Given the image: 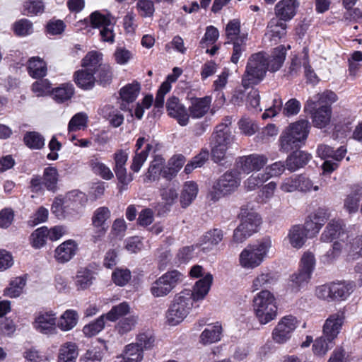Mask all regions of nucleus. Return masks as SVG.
I'll return each mask as SVG.
<instances>
[{
  "label": "nucleus",
  "instance_id": "nucleus-1",
  "mask_svg": "<svg viewBox=\"0 0 362 362\" xmlns=\"http://www.w3.org/2000/svg\"><path fill=\"white\" fill-rule=\"evenodd\" d=\"M213 281V276L207 274L198 280L192 290L185 289L177 293L168 309L166 319L169 325L175 326L182 322L194 307L208 294Z\"/></svg>",
  "mask_w": 362,
  "mask_h": 362
},
{
  "label": "nucleus",
  "instance_id": "nucleus-2",
  "mask_svg": "<svg viewBox=\"0 0 362 362\" xmlns=\"http://www.w3.org/2000/svg\"><path fill=\"white\" fill-rule=\"evenodd\" d=\"M344 319V312L338 311L326 320L323 326V336L317 338L313 345L315 354L322 356L333 347V340L339 333Z\"/></svg>",
  "mask_w": 362,
  "mask_h": 362
},
{
  "label": "nucleus",
  "instance_id": "nucleus-3",
  "mask_svg": "<svg viewBox=\"0 0 362 362\" xmlns=\"http://www.w3.org/2000/svg\"><path fill=\"white\" fill-rule=\"evenodd\" d=\"M272 241L269 237H264L253 244H249L239 255L240 265L246 269L259 267L267 257Z\"/></svg>",
  "mask_w": 362,
  "mask_h": 362
},
{
  "label": "nucleus",
  "instance_id": "nucleus-4",
  "mask_svg": "<svg viewBox=\"0 0 362 362\" xmlns=\"http://www.w3.org/2000/svg\"><path fill=\"white\" fill-rule=\"evenodd\" d=\"M268 70L267 54L264 52L253 54L248 59L242 84L247 88L259 83L264 78Z\"/></svg>",
  "mask_w": 362,
  "mask_h": 362
},
{
  "label": "nucleus",
  "instance_id": "nucleus-5",
  "mask_svg": "<svg viewBox=\"0 0 362 362\" xmlns=\"http://www.w3.org/2000/svg\"><path fill=\"white\" fill-rule=\"evenodd\" d=\"M255 315L262 325L274 320L277 315V305L274 295L267 290L258 293L253 299Z\"/></svg>",
  "mask_w": 362,
  "mask_h": 362
},
{
  "label": "nucleus",
  "instance_id": "nucleus-6",
  "mask_svg": "<svg viewBox=\"0 0 362 362\" xmlns=\"http://www.w3.org/2000/svg\"><path fill=\"white\" fill-rule=\"evenodd\" d=\"M240 173L235 170H228L221 175L213 185L212 199L218 200L222 197L235 192L240 185Z\"/></svg>",
  "mask_w": 362,
  "mask_h": 362
},
{
  "label": "nucleus",
  "instance_id": "nucleus-7",
  "mask_svg": "<svg viewBox=\"0 0 362 362\" xmlns=\"http://www.w3.org/2000/svg\"><path fill=\"white\" fill-rule=\"evenodd\" d=\"M183 279V274L179 271H169L151 284L150 292L155 298L165 297L180 284Z\"/></svg>",
  "mask_w": 362,
  "mask_h": 362
},
{
  "label": "nucleus",
  "instance_id": "nucleus-8",
  "mask_svg": "<svg viewBox=\"0 0 362 362\" xmlns=\"http://www.w3.org/2000/svg\"><path fill=\"white\" fill-rule=\"evenodd\" d=\"M298 321L296 317L289 315L283 317L272 331V336L276 344L286 343L292 337Z\"/></svg>",
  "mask_w": 362,
  "mask_h": 362
},
{
  "label": "nucleus",
  "instance_id": "nucleus-9",
  "mask_svg": "<svg viewBox=\"0 0 362 362\" xmlns=\"http://www.w3.org/2000/svg\"><path fill=\"white\" fill-rule=\"evenodd\" d=\"M90 21L93 28H100V34L103 41L110 43L114 42V23L109 16H105L99 11H95L90 14Z\"/></svg>",
  "mask_w": 362,
  "mask_h": 362
},
{
  "label": "nucleus",
  "instance_id": "nucleus-10",
  "mask_svg": "<svg viewBox=\"0 0 362 362\" xmlns=\"http://www.w3.org/2000/svg\"><path fill=\"white\" fill-rule=\"evenodd\" d=\"M65 208H68L72 213L74 218H78L81 211L87 202L86 195L82 192L74 189L67 192L64 198Z\"/></svg>",
  "mask_w": 362,
  "mask_h": 362
},
{
  "label": "nucleus",
  "instance_id": "nucleus-11",
  "mask_svg": "<svg viewBox=\"0 0 362 362\" xmlns=\"http://www.w3.org/2000/svg\"><path fill=\"white\" fill-rule=\"evenodd\" d=\"M267 163V158L264 155L251 154L240 157L238 165L241 170L247 174L252 171L260 170Z\"/></svg>",
  "mask_w": 362,
  "mask_h": 362
},
{
  "label": "nucleus",
  "instance_id": "nucleus-12",
  "mask_svg": "<svg viewBox=\"0 0 362 362\" xmlns=\"http://www.w3.org/2000/svg\"><path fill=\"white\" fill-rule=\"evenodd\" d=\"M166 108L168 115L176 119L180 125L186 126L189 123V115L177 98H170L167 101Z\"/></svg>",
  "mask_w": 362,
  "mask_h": 362
},
{
  "label": "nucleus",
  "instance_id": "nucleus-13",
  "mask_svg": "<svg viewBox=\"0 0 362 362\" xmlns=\"http://www.w3.org/2000/svg\"><path fill=\"white\" fill-rule=\"evenodd\" d=\"M34 328L45 334H52L56 330V317L52 312L40 313L33 322Z\"/></svg>",
  "mask_w": 362,
  "mask_h": 362
},
{
  "label": "nucleus",
  "instance_id": "nucleus-14",
  "mask_svg": "<svg viewBox=\"0 0 362 362\" xmlns=\"http://www.w3.org/2000/svg\"><path fill=\"white\" fill-rule=\"evenodd\" d=\"M140 91V85L139 83H133L126 85L120 91V98L122 103L120 109L124 111H129L131 117L133 116L132 111V107L130 105L137 98Z\"/></svg>",
  "mask_w": 362,
  "mask_h": 362
},
{
  "label": "nucleus",
  "instance_id": "nucleus-15",
  "mask_svg": "<svg viewBox=\"0 0 362 362\" xmlns=\"http://www.w3.org/2000/svg\"><path fill=\"white\" fill-rule=\"evenodd\" d=\"M78 244L74 240H67L60 244L54 250V258L58 263L69 262L76 255Z\"/></svg>",
  "mask_w": 362,
  "mask_h": 362
},
{
  "label": "nucleus",
  "instance_id": "nucleus-16",
  "mask_svg": "<svg viewBox=\"0 0 362 362\" xmlns=\"http://www.w3.org/2000/svg\"><path fill=\"white\" fill-rule=\"evenodd\" d=\"M299 6L298 0H281L274 8L276 18L287 21L292 19Z\"/></svg>",
  "mask_w": 362,
  "mask_h": 362
},
{
  "label": "nucleus",
  "instance_id": "nucleus-17",
  "mask_svg": "<svg viewBox=\"0 0 362 362\" xmlns=\"http://www.w3.org/2000/svg\"><path fill=\"white\" fill-rule=\"evenodd\" d=\"M211 103V97L205 96L195 98L189 107V115L194 119L203 117L209 111Z\"/></svg>",
  "mask_w": 362,
  "mask_h": 362
},
{
  "label": "nucleus",
  "instance_id": "nucleus-18",
  "mask_svg": "<svg viewBox=\"0 0 362 362\" xmlns=\"http://www.w3.org/2000/svg\"><path fill=\"white\" fill-rule=\"evenodd\" d=\"M278 18H272L268 23V33L265 34L264 40L268 39L275 43L286 35V24Z\"/></svg>",
  "mask_w": 362,
  "mask_h": 362
},
{
  "label": "nucleus",
  "instance_id": "nucleus-19",
  "mask_svg": "<svg viewBox=\"0 0 362 362\" xmlns=\"http://www.w3.org/2000/svg\"><path fill=\"white\" fill-rule=\"evenodd\" d=\"M344 250L349 260H356L362 257V235L355 237L348 235Z\"/></svg>",
  "mask_w": 362,
  "mask_h": 362
},
{
  "label": "nucleus",
  "instance_id": "nucleus-20",
  "mask_svg": "<svg viewBox=\"0 0 362 362\" xmlns=\"http://www.w3.org/2000/svg\"><path fill=\"white\" fill-rule=\"evenodd\" d=\"M310 158L309 153L296 150L288 156L286 160V168L290 172H294L305 166Z\"/></svg>",
  "mask_w": 362,
  "mask_h": 362
},
{
  "label": "nucleus",
  "instance_id": "nucleus-21",
  "mask_svg": "<svg viewBox=\"0 0 362 362\" xmlns=\"http://www.w3.org/2000/svg\"><path fill=\"white\" fill-rule=\"evenodd\" d=\"M233 141V136L226 124H219L211 136V144L230 146Z\"/></svg>",
  "mask_w": 362,
  "mask_h": 362
},
{
  "label": "nucleus",
  "instance_id": "nucleus-22",
  "mask_svg": "<svg viewBox=\"0 0 362 362\" xmlns=\"http://www.w3.org/2000/svg\"><path fill=\"white\" fill-rule=\"evenodd\" d=\"M310 128V125L308 120L300 119L291 123L286 130L304 144L309 134Z\"/></svg>",
  "mask_w": 362,
  "mask_h": 362
},
{
  "label": "nucleus",
  "instance_id": "nucleus-23",
  "mask_svg": "<svg viewBox=\"0 0 362 362\" xmlns=\"http://www.w3.org/2000/svg\"><path fill=\"white\" fill-rule=\"evenodd\" d=\"M331 108L328 105H322L312 114V121L314 127L322 129L326 127L330 122Z\"/></svg>",
  "mask_w": 362,
  "mask_h": 362
},
{
  "label": "nucleus",
  "instance_id": "nucleus-24",
  "mask_svg": "<svg viewBox=\"0 0 362 362\" xmlns=\"http://www.w3.org/2000/svg\"><path fill=\"white\" fill-rule=\"evenodd\" d=\"M303 144L286 129L281 133L279 139V151L283 153L295 151L300 148Z\"/></svg>",
  "mask_w": 362,
  "mask_h": 362
},
{
  "label": "nucleus",
  "instance_id": "nucleus-25",
  "mask_svg": "<svg viewBox=\"0 0 362 362\" xmlns=\"http://www.w3.org/2000/svg\"><path fill=\"white\" fill-rule=\"evenodd\" d=\"M332 300H344L354 291V285L353 283L346 281L332 282Z\"/></svg>",
  "mask_w": 362,
  "mask_h": 362
},
{
  "label": "nucleus",
  "instance_id": "nucleus-26",
  "mask_svg": "<svg viewBox=\"0 0 362 362\" xmlns=\"http://www.w3.org/2000/svg\"><path fill=\"white\" fill-rule=\"evenodd\" d=\"M261 223L260 216L255 212H247L246 215L242 213L241 221L240 226L243 228L245 231L252 235L254 233L257 231V228Z\"/></svg>",
  "mask_w": 362,
  "mask_h": 362
},
{
  "label": "nucleus",
  "instance_id": "nucleus-27",
  "mask_svg": "<svg viewBox=\"0 0 362 362\" xmlns=\"http://www.w3.org/2000/svg\"><path fill=\"white\" fill-rule=\"evenodd\" d=\"M28 72L29 75L35 78H40L47 74V64L42 59L39 57H33L28 62Z\"/></svg>",
  "mask_w": 362,
  "mask_h": 362
},
{
  "label": "nucleus",
  "instance_id": "nucleus-28",
  "mask_svg": "<svg viewBox=\"0 0 362 362\" xmlns=\"http://www.w3.org/2000/svg\"><path fill=\"white\" fill-rule=\"evenodd\" d=\"M286 55L284 46H279L274 49L272 55L267 57L268 70L272 72L277 71L282 66Z\"/></svg>",
  "mask_w": 362,
  "mask_h": 362
},
{
  "label": "nucleus",
  "instance_id": "nucleus-29",
  "mask_svg": "<svg viewBox=\"0 0 362 362\" xmlns=\"http://www.w3.org/2000/svg\"><path fill=\"white\" fill-rule=\"evenodd\" d=\"M341 230L342 222L339 220H332L321 234L320 240L324 243H331L339 237Z\"/></svg>",
  "mask_w": 362,
  "mask_h": 362
},
{
  "label": "nucleus",
  "instance_id": "nucleus-30",
  "mask_svg": "<svg viewBox=\"0 0 362 362\" xmlns=\"http://www.w3.org/2000/svg\"><path fill=\"white\" fill-rule=\"evenodd\" d=\"M78 356V346L75 343L67 342L59 349L58 362H76Z\"/></svg>",
  "mask_w": 362,
  "mask_h": 362
},
{
  "label": "nucleus",
  "instance_id": "nucleus-31",
  "mask_svg": "<svg viewBox=\"0 0 362 362\" xmlns=\"http://www.w3.org/2000/svg\"><path fill=\"white\" fill-rule=\"evenodd\" d=\"M308 235L304 232L303 226L296 225L291 227L288 234V239L294 248L299 249L303 247L306 241Z\"/></svg>",
  "mask_w": 362,
  "mask_h": 362
},
{
  "label": "nucleus",
  "instance_id": "nucleus-32",
  "mask_svg": "<svg viewBox=\"0 0 362 362\" xmlns=\"http://www.w3.org/2000/svg\"><path fill=\"white\" fill-rule=\"evenodd\" d=\"M74 81L77 86L83 89H91L95 84L96 78L93 71L87 69L80 70L75 73Z\"/></svg>",
  "mask_w": 362,
  "mask_h": 362
},
{
  "label": "nucleus",
  "instance_id": "nucleus-33",
  "mask_svg": "<svg viewBox=\"0 0 362 362\" xmlns=\"http://www.w3.org/2000/svg\"><path fill=\"white\" fill-rule=\"evenodd\" d=\"M54 100L58 103H64L70 100L74 94L73 84L66 83L54 88L52 91Z\"/></svg>",
  "mask_w": 362,
  "mask_h": 362
},
{
  "label": "nucleus",
  "instance_id": "nucleus-34",
  "mask_svg": "<svg viewBox=\"0 0 362 362\" xmlns=\"http://www.w3.org/2000/svg\"><path fill=\"white\" fill-rule=\"evenodd\" d=\"M94 279V273L92 270L81 268L77 272L75 284L78 290H85L93 284Z\"/></svg>",
  "mask_w": 362,
  "mask_h": 362
},
{
  "label": "nucleus",
  "instance_id": "nucleus-35",
  "mask_svg": "<svg viewBox=\"0 0 362 362\" xmlns=\"http://www.w3.org/2000/svg\"><path fill=\"white\" fill-rule=\"evenodd\" d=\"M221 325L216 322L202 332L200 336V341L204 344L215 343L221 339Z\"/></svg>",
  "mask_w": 362,
  "mask_h": 362
},
{
  "label": "nucleus",
  "instance_id": "nucleus-36",
  "mask_svg": "<svg viewBox=\"0 0 362 362\" xmlns=\"http://www.w3.org/2000/svg\"><path fill=\"white\" fill-rule=\"evenodd\" d=\"M198 192V187L194 182H187L184 185L181 196L180 203L183 208H186L191 204L196 198Z\"/></svg>",
  "mask_w": 362,
  "mask_h": 362
},
{
  "label": "nucleus",
  "instance_id": "nucleus-37",
  "mask_svg": "<svg viewBox=\"0 0 362 362\" xmlns=\"http://www.w3.org/2000/svg\"><path fill=\"white\" fill-rule=\"evenodd\" d=\"M143 352L141 348L132 343L125 346L124 355L117 358H123L124 362H141L144 357Z\"/></svg>",
  "mask_w": 362,
  "mask_h": 362
},
{
  "label": "nucleus",
  "instance_id": "nucleus-38",
  "mask_svg": "<svg viewBox=\"0 0 362 362\" xmlns=\"http://www.w3.org/2000/svg\"><path fill=\"white\" fill-rule=\"evenodd\" d=\"M362 197V187H356L344 199V206L349 213H355L358 209L359 202Z\"/></svg>",
  "mask_w": 362,
  "mask_h": 362
},
{
  "label": "nucleus",
  "instance_id": "nucleus-39",
  "mask_svg": "<svg viewBox=\"0 0 362 362\" xmlns=\"http://www.w3.org/2000/svg\"><path fill=\"white\" fill-rule=\"evenodd\" d=\"M77 322V313L73 310H67L60 317L57 326L62 331H69L76 325Z\"/></svg>",
  "mask_w": 362,
  "mask_h": 362
},
{
  "label": "nucleus",
  "instance_id": "nucleus-40",
  "mask_svg": "<svg viewBox=\"0 0 362 362\" xmlns=\"http://www.w3.org/2000/svg\"><path fill=\"white\" fill-rule=\"evenodd\" d=\"M103 116L108 119L114 127H119L124 122V116L120 111L111 105H105L102 110Z\"/></svg>",
  "mask_w": 362,
  "mask_h": 362
},
{
  "label": "nucleus",
  "instance_id": "nucleus-41",
  "mask_svg": "<svg viewBox=\"0 0 362 362\" xmlns=\"http://www.w3.org/2000/svg\"><path fill=\"white\" fill-rule=\"evenodd\" d=\"M59 174L56 168L47 167L45 168L42 175V180L45 187L49 190L54 192L57 187Z\"/></svg>",
  "mask_w": 362,
  "mask_h": 362
},
{
  "label": "nucleus",
  "instance_id": "nucleus-42",
  "mask_svg": "<svg viewBox=\"0 0 362 362\" xmlns=\"http://www.w3.org/2000/svg\"><path fill=\"white\" fill-rule=\"evenodd\" d=\"M89 165L95 175H99L104 180H110L114 177V173L110 168L98 158L91 159Z\"/></svg>",
  "mask_w": 362,
  "mask_h": 362
},
{
  "label": "nucleus",
  "instance_id": "nucleus-43",
  "mask_svg": "<svg viewBox=\"0 0 362 362\" xmlns=\"http://www.w3.org/2000/svg\"><path fill=\"white\" fill-rule=\"evenodd\" d=\"M65 202L62 198H56L52 205V212L59 219H68L74 220L76 219L73 216L72 213L68 208H65Z\"/></svg>",
  "mask_w": 362,
  "mask_h": 362
},
{
  "label": "nucleus",
  "instance_id": "nucleus-44",
  "mask_svg": "<svg viewBox=\"0 0 362 362\" xmlns=\"http://www.w3.org/2000/svg\"><path fill=\"white\" fill-rule=\"evenodd\" d=\"M25 144L30 149H41L45 146V138L37 132H28L23 137Z\"/></svg>",
  "mask_w": 362,
  "mask_h": 362
},
{
  "label": "nucleus",
  "instance_id": "nucleus-45",
  "mask_svg": "<svg viewBox=\"0 0 362 362\" xmlns=\"http://www.w3.org/2000/svg\"><path fill=\"white\" fill-rule=\"evenodd\" d=\"M165 165V160L160 156H156L151 162L146 173V177L148 180H156L161 174Z\"/></svg>",
  "mask_w": 362,
  "mask_h": 362
},
{
  "label": "nucleus",
  "instance_id": "nucleus-46",
  "mask_svg": "<svg viewBox=\"0 0 362 362\" xmlns=\"http://www.w3.org/2000/svg\"><path fill=\"white\" fill-rule=\"evenodd\" d=\"M102 54L93 51L88 52L83 59L82 65L86 69L90 71H94L99 66H103L102 64Z\"/></svg>",
  "mask_w": 362,
  "mask_h": 362
},
{
  "label": "nucleus",
  "instance_id": "nucleus-47",
  "mask_svg": "<svg viewBox=\"0 0 362 362\" xmlns=\"http://www.w3.org/2000/svg\"><path fill=\"white\" fill-rule=\"evenodd\" d=\"M110 211L107 207L101 206L93 214L91 221L93 226H108L107 220L110 218Z\"/></svg>",
  "mask_w": 362,
  "mask_h": 362
},
{
  "label": "nucleus",
  "instance_id": "nucleus-48",
  "mask_svg": "<svg viewBox=\"0 0 362 362\" xmlns=\"http://www.w3.org/2000/svg\"><path fill=\"white\" fill-rule=\"evenodd\" d=\"M130 311L129 305L127 302H122L113 306L105 315V317L112 322L116 321L119 317L127 315Z\"/></svg>",
  "mask_w": 362,
  "mask_h": 362
},
{
  "label": "nucleus",
  "instance_id": "nucleus-49",
  "mask_svg": "<svg viewBox=\"0 0 362 362\" xmlns=\"http://www.w3.org/2000/svg\"><path fill=\"white\" fill-rule=\"evenodd\" d=\"M114 173L118 180L117 187L119 192H122L127 190L129 184L134 180L133 175L127 172V168L115 170Z\"/></svg>",
  "mask_w": 362,
  "mask_h": 362
},
{
  "label": "nucleus",
  "instance_id": "nucleus-50",
  "mask_svg": "<svg viewBox=\"0 0 362 362\" xmlns=\"http://www.w3.org/2000/svg\"><path fill=\"white\" fill-rule=\"evenodd\" d=\"M105 356V351L100 347H93L83 354L78 362H102Z\"/></svg>",
  "mask_w": 362,
  "mask_h": 362
},
{
  "label": "nucleus",
  "instance_id": "nucleus-51",
  "mask_svg": "<svg viewBox=\"0 0 362 362\" xmlns=\"http://www.w3.org/2000/svg\"><path fill=\"white\" fill-rule=\"evenodd\" d=\"M105 315H103L94 322L85 325L83 328V334L88 337L98 334L105 327Z\"/></svg>",
  "mask_w": 362,
  "mask_h": 362
},
{
  "label": "nucleus",
  "instance_id": "nucleus-52",
  "mask_svg": "<svg viewBox=\"0 0 362 362\" xmlns=\"http://www.w3.org/2000/svg\"><path fill=\"white\" fill-rule=\"evenodd\" d=\"M48 233L47 227H41L36 229L30 235L32 246L36 249L40 248L46 243Z\"/></svg>",
  "mask_w": 362,
  "mask_h": 362
},
{
  "label": "nucleus",
  "instance_id": "nucleus-53",
  "mask_svg": "<svg viewBox=\"0 0 362 362\" xmlns=\"http://www.w3.org/2000/svg\"><path fill=\"white\" fill-rule=\"evenodd\" d=\"M223 232L219 228H214L206 232L202 238V242L211 246L217 245L223 238Z\"/></svg>",
  "mask_w": 362,
  "mask_h": 362
},
{
  "label": "nucleus",
  "instance_id": "nucleus-54",
  "mask_svg": "<svg viewBox=\"0 0 362 362\" xmlns=\"http://www.w3.org/2000/svg\"><path fill=\"white\" fill-rule=\"evenodd\" d=\"M44 11V4L42 0H27L23 5L24 15H37Z\"/></svg>",
  "mask_w": 362,
  "mask_h": 362
},
{
  "label": "nucleus",
  "instance_id": "nucleus-55",
  "mask_svg": "<svg viewBox=\"0 0 362 362\" xmlns=\"http://www.w3.org/2000/svg\"><path fill=\"white\" fill-rule=\"evenodd\" d=\"M232 43L233 45V48L231 62L234 64H237L242 55V53L245 50L246 37L243 35V36L236 37L235 40L232 42Z\"/></svg>",
  "mask_w": 362,
  "mask_h": 362
},
{
  "label": "nucleus",
  "instance_id": "nucleus-56",
  "mask_svg": "<svg viewBox=\"0 0 362 362\" xmlns=\"http://www.w3.org/2000/svg\"><path fill=\"white\" fill-rule=\"evenodd\" d=\"M93 74L96 78L95 81H98L103 86L109 83L112 79V72L110 66L107 64L99 66V68L94 71Z\"/></svg>",
  "mask_w": 362,
  "mask_h": 362
},
{
  "label": "nucleus",
  "instance_id": "nucleus-57",
  "mask_svg": "<svg viewBox=\"0 0 362 362\" xmlns=\"http://www.w3.org/2000/svg\"><path fill=\"white\" fill-rule=\"evenodd\" d=\"M137 322V316L130 315L121 320L117 325V329L119 334H126L134 329Z\"/></svg>",
  "mask_w": 362,
  "mask_h": 362
},
{
  "label": "nucleus",
  "instance_id": "nucleus-58",
  "mask_svg": "<svg viewBox=\"0 0 362 362\" xmlns=\"http://www.w3.org/2000/svg\"><path fill=\"white\" fill-rule=\"evenodd\" d=\"M87 115L83 112L76 114L69 122V131L76 132L86 127L87 125Z\"/></svg>",
  "mask_w": 362,
  "mask_h": 362
},
{
  "label": "nucleus",
  "instance_id": "nucleus-59",
  "mask_svg": "<svg viewBox=\"0 0 362 362\" xmlns=\"http://www.w3.org/2000/svg\"><path fill=\"white\" fill-rule=\"evenodd\" d=\"M322 226L323 223L317 222L312 216H309L303 228L308 237L311 238L319 233Z\"/></svg>",
  "mask_w": 362,
  "mask_h": 362
},
{
  "label": "nucleus",
  "instance_id": "nucleus-60",
  "mask_svg": "<svg viewBox=\"0 0 362 362\" xmlns=\"http://www.w3.org/2000/svg\"><path fill=\"white\" fill-rule=\"evenodd\" d=\"M278 134V129L276 125L269 124L266 126L261 132L255 136L257 142L267 143L269 141L271 137L276 136Z\"/></svg>",
  "mask_w": 362,
  "mask_h": 362
},
{
  "label": "nucleus",
  "instance_id": "nucleus-61",
  "mask_svg": "<svg viewBox=\"0 0 362 362\" xmlns=\"http://www.w3.org/2000/svg\"><path fill=\"white\" fill-rule=\"evenodd\" d=\"M113 282L119 286L126 285L131 279V272L129 269H117L112 274Z\"/></svg>",
  "mask_w": 362,
  "mask_h": 362
},
{
  "label": "nucleus",
  "instance_id": "nucleus-62",
  "mask_svg": "<svg viewBox=\"0 0 362 362\" xmlns=\"http://www.w3.org/2000/svg\"><path fill=\"white\" fill-rule=\"evenodd\" d=\"M154 341L155 339L151 332H143L138 334L135 344L144 351L151 349Z\"/></svg>",
  "mask_w": 362,
  "mask_h": 362
},
{
  "label": "nucleus",
  "instance_id": "nucleus-63",
  "mask_svg": "<svg viewBox=\"0 0 362 362\" xmlns=\"http://www.w3.org/2000/svg\"><path fill=\"white\" fill-rule=\"evenodd\" d=\"M114 160L113 170L126 168V164L128 160L129 154L123 149H119L115 151L112 156Z\"/></svg>",
  "mask_w": 362,
  "mask_h": 362
},
{
  "label": "nucleus",
  "instance_id": "nucleus-64",
  "mask_svg": "<svg viewBox=\"0 0 362 362\" xmlns=\"http://www.w3.org/2000/svg\"><path fill=\"white\" fill-rule=\"evenodd\" d=\"M238 124L241 132L247 136L253 135L258 129L255 122L250 118H242Z\"/></svg>",
  "mask_w": 362,
  "mask_h": 362
}]
</instances>
